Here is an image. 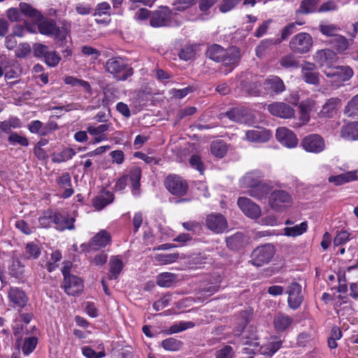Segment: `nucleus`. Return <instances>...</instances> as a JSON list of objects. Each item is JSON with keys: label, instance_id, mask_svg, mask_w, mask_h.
Returning a JSON list of instances; mask_svg holds the SVG:
<instances>
[{"label": "nucleus", "instance_id": "obj_1", "mask_svg": "<svg viewBox=\"0 0 358 358\" xmlns=\"http://www.w3.org/2000/svg\"><path fill=\"white\" fill-rule=\"evenodd\" d=\"M104 67L106 71L112 74L117 80H126L134 73L133 69L119 57L108 59Z\"/></svg>", "mask_w": 358, "mask_h": 358}, {"label": "nucleus", "instance_id": "obj_2", "mask_svg": "<svg viewBox=\"0 0 358 358\" xmlns=\"http://www.w3.org/2000/svg\"><path fill=\"white\" fill-rule=\"evenodd\" d=\"M37 24L38 31L46 36H54L55 38L63 42L66 40L68 34V29L64 27L60 29L57 26L55 20L52 19H47L43 15L34 22Z\"/></svg>", "mask_w": 358, "mask_h": 358}, {"label": "nucleus", "instance_id": "obj_3", "mask_svg": "<svg viewBox=\"0 0 358 358\" xmlns=\"http://www.w3.org/2000/svg\"><path fill=\"white\" fill-rule=\"evenodd\" d=\"M275 247L266 243L256 248L251 254V263L257 266H262L270 262L275 254Z\"/></svg>", "mask_w": 358, "mask_h": 358}, {"label": "nucleus", "instance_id": "obj_4", "mask_svg": "<svg viewBox=\"0 0 358 358\" xmlns=\"http://www.w3.org/2000/svg\"><path fill=\"white\" fill-rule=\"evenodd\" d=\"M313 46L312 36L306 32H301L294 36L289 43V49L296 54H305Z\"/></svg>", "mask_w": 358, "mask_h": 358}, {"label": "nucleus", "instance_id": "obj_5", "mask_svg": "<svg viewBox=\"0 0 358 358\" xmlns=\"http://www.w3.org/2000/svg\"><path fill=\"white\" fill-rule=\"evenodd\" d=\"M164 185L171 194L178 196L185 195L188 189L186 180L178 175L168 176L165 179Z\"/></svg>", "mask_w": 358, "mask_h": 358}, {"label": "nucleus", "instance_id": "obj_6", "mask_svg": "<svg viewBox=\"0 0 358 358\" xmlns=\"http://www.w3.org/2000/svg\"><path fill=\"white\" fill-rule=\"evenodd\" d=\"M291 203L292 197L285 190H275L270 195L269 204L273 209L277 211L284 210L286 208L290 206Z\"/></svg>", "mask_w": 358, "mask_h": 358}, {"label": "nucleus", "instance_id": "obj_7", "mask_svg": "<svg viewBox=\"0 0 358 358\" xmlns=\"http://www.w3.org/2000/svg\"><path fill=\"white\" fill-rule=\"evenodd\" d=\"M303 148L309 152L319 153L325 148L324 138L319 134H310L304 137L301 141Z\"/></svg>", "mask_w": 358, "mask_h": 358}, {"label": "nucleus", "instance_id": "obj_8", "mask_svg": "<svg viewBox=\"0 0 358 358\" xmlns=\"http://www.w3.org/2000/svg\"><path fill=\"white\" fill-rule=\"evenodd\" d=\"M325 76L335 81L345 82L353 76L352 69L348 66H336L324 70Z\"/></svg>", "mask_w": 358, "mask_h": 358}, {"label": "nucleus", "instance_id": "obj_9", "mask_svg": "<svg viewBox=\"0 0 358 358\" xmlns=\"http://www.w3.org/2000/svg\"><path fill=\"white\" fill-rule=\"evenodd\" d=\"M301 79L307 84L318 86L320 84V73L317 71L316 65L314 63L306 62L301 66Z\"/></svg>", "mask_w": 358, "mask_h": 358}, {"label": "nucleus", "instance_id": "obj_10", "mask_svg": "<svg viewBox=\"0 0 358 358\" xmlns=\"http://www.w3.org/2000/svg\"><path fill=\"white\" fill-rule=\"evenodd\" d=\"M171 17V10L166 6H162L155 11L150 17V24L153 27L168 26Z\"/></svg>", "mask_w": 358, "mask_h": 358}, {"label": "nucleus", "instance_id": "obj_11", "mask_svg": "<svg viewBox=\"0 0 358 358\" xmlns=\"http://www.w3.org/2000/svg\"><path fill=\"white\" fill-rule=\"evenodd\" d=\"M237 204L242 212L248 217L257 219L261 216L260 207L247 197H240Z\"/></svg>", "mask_w": 358, "mask_h": 358}, {"label": "nucleus", "instance_id": "obj_12", "mask_svg": "<svg viewBox=\"0 0 358 358\" xmlns=\"http://www.w3.org/2000/svg\"><path fill=\"white\" fill-rule=\"evenodd\" d=\"M338 57L336 52L330 49H322L317 51L313 55V60L320 67L325 66L327 69L332 67L337 61Z\"/></svg>", "mask_w": 358, "mask_h": 358}, {"label": "nucleus", "instance_id": "obj_13", "mask_svg": "<svg viewBox=\"0 0 358 358\" xmlns=\"http://www.w3.org/2000/svg\"><path fill=\"white\" fill-rule=\"evenodd\" d=\"M288 294V305L293 310H296L302 303L303 297L301 294V286L297 282H292L287 289Z\"/></svg>", "mask_w": 358, "mask_h": 358}, {"label": "nucleus", "instance_id": "obj_14", "mask_svg": "<svg viewBox=\"0 0 358 358\" xmlns=\"http://www.w3.org/2000/svg\"><path fill=\"white\" fill-rule=\"evenodd\" d=\"M268 110L274 116L289 119L294 117V110L289 104L284 102H274L268 106Z\"/></svg>", "mask_w": 358, "mask_h": 358}, {"label": "nucleus", "instance_id": "obj_15", "mask_svg": "<svg viewBox=\"0 0 358 358\" xmlns=\"http://www.w3.org/2000/svg\"><path fill=\"white\" fill-rule=\"evenodd\" d=\"M275 136L277 140L287 148L296 146L298 140L293 131L286 127L277 129Z\"/></svg>", "mask_w": 358, "mask_h": 358}, {"label": "nucleus", "instance_id": "obj_16", "mask_svg": "<svg viewBox=\"0 0 358 358\" xmlns=\"http://www.w3.org/2000/svg\"><path fill=\"white\" fill-rule=\"evenodd\" d=\"M224 57L222 59V62L224 66L229 67V70L226 72L228 73L231 72L236 65L239 62L241 59V54L239 48L236 47L230 48L225 51Z\"/></svg>", "mask_w": 358, "mask_h": 358}, {"label": "nucleus", "instance_id": "obj_17", "mask_svg": "<svg viewBox=\"0 0 358 358\" xmlns=\"http://www.w3.org/2000/svg\"><path fill=\"white\" fill-rule=\"evenodd\" d=\"M8 297L14 308H22L28 301L25 292L18 287H10L8 291Z\"/></svg>", "mask_w": 358, "mask_h": 358}, {"label": "nucleus", "instance_id": "obj_18", "mask_svg": "<svg viewBox=\"0 0 358 358\" xmlns=\"http://www.w3.org/2000/svg\"><path fill=\"white\" fill-rule=\"evenodd\" d=\"M206 226L215 233H222L227 227V223L222 215L211 214L206 218Z\"/></svg>", "mask_w": 358, "mask_h": 358}, {"label": "nucleus", "instance_id": "obj_19", "mask_svg": "<svg viewBox=\"0 0 358 358\" xmlns=\"http://www.w3.org/2000/svg\"><path fill=\"white\" fill-rule=\"evenodd\" d=\"M64 288L69 295L74 296L82 291L83 284L82 280L76 275H69L64 279Z\"/></svg>", "mask_w": 358, "mask_h": 358}, {"label": "nucleus", "instance_id": "obj_20", "mask_svg": "<svg viewBox=\"0 0 358 358\" xmlns=\"http://www.w3.org/2000/svg\"><path fill=\"white\" fill-rule=\"evenodd\" d=\"M271 132L266 129H251L245 132L246 140L252 143H266L271 138Z\"/></svg>", "mask_w": 358, "mask_h": 358}, {"label": "nucleus", "instance_id": "obj_21", "mask_svg": "<svg viewBox=\"0 0 358 358\" xmlns=\"http://www.w3.org/2000/svg\"><path fill=\"white\" fill-rule=\"evenodd\" d=\"M265 90L271 94H280L284 92L286 87L282 80L276 76H271L264 81Z\"/></svg>", "mask_w": 358, "mask_h": 358}, {"label": "nucleus", "instance_id": "obj_22", "mask_svg": "<svg viewBox=\"0 0 358 358\" xmlns=\"http://www.w3.org/2000/svg\"><path fill=\"white\" fill-rule=\"evenodd\" d=\"M341 105V100L338 97L329 99L322 106L320 112L321 117H330L336 114L338 108Z\"/></svg>", "mask_w": 358, "mask_h": 358}, {"label": "nucleus", "instance_id": "obj_23", "mask_svg": "<svg viewBox=\"0 0 358 358\" xmlns=\"http://www.w3.org/2000/svg\"><path fill=\"white\" fill-rule=\"evenodd\" d=\"M241 87L250 95L258 96L260 93L261 83L257 76H251L241 82Z\"/></svg>", "mask_w": 358, "mask_h": 358}, {"label": "nucleus", "instance_id": "obj_24", "mask_svg": "<svg viewBox=\"0 0 358 358\" xmlns=\"http://www.w3.org/2000/svg\"><path fill=\"white\" fill-rule=\"evenodd\" d=\"M110 242V236L106 230H101L96 234L90 242L92 250H97L105 247Z\"/></svg>", "mask_w": 358, "mask_h": 358}, {"label": "nucleus", "instance_id": "obj_25", "mask_svg": "<svg viewBox=\"0 0 358 358\" xmlns=\"http://www.w3.org/2000/svg\"><path fill=\"white\" fill-rule=\"evenodd\" d=\"M263 178L264 174L262 171L259 170H254L247 173L241 179V183L243 186L250 188L262 182V180Z\"/></svg>", "mask_w": 358, "mask_h": 358}, {"label": "nucleus", "instance_id": "obj_26", "mask_svg": "<svg viewBox=\"0 0 358 358\" xmlns=\"http://www.w3.org/2000/svg\"><path fill=\"white\" fill-rule=\"evenodd\" d=\"M271 187L265 182H261L255 186L250 187L248 194L255 199H262L266 198L271 193Z\"/></svg>", "mask_w": 358, "mask_h": 358}, {"label": "nucleus", "instance_id": "obj_27", "mask_svg": "<svg viewBox=\"0 0 358 358\" xmlns=\"http://www.w3.org/2000/svg\"><path fill=\"white\" fill-rule=\"evenodd\" d=\"M24 268V266L21 263L19 258L13 254L8 266L9 274L15 278H20L23 275Z\"/></svg>", "mask_w": 358, "mask_h": 358}, {"label": "nucleus", "instance_id": "obj_28", "mask_svg": "<svg viewBox=\"0 0 358 358\" xmlns=\"http://www.w3.org/2000/svg\"><path fill=\"white\" fill-rule=\"evenodd\" d=\"M245 236L241 232H237L226 238L227 245L231 250H240L245 245Z\"/></svg>", "mask_w": 358, "mask_h": 358}, {"label": "nucleus", "instance_id": "obj_29", "mask_svg": "<svg viewBox=\"0 0 358 358\" xmlns=\"http://www.w3.org/2000/svg\"><path fill=\"white\" fill-rule=\"evenodd\" d=\"M55 216V228L58 230L63 231L65 229H73L75 219L73 217L68 218L59 213H56Z\"/></svg>", "mask_w": 358, "mask_h": 358}, {"label": "nucleus", "instance_id": "obj_30", "mask_svg": "<svg viewBox=\"0 0 358 358\" xmlns=\"http://www.w3.org/2000/svg\"><path fill=\"white\" fill-rule=\"evenodd\" d=\"M57 181L59 187L64 189L62 197L69 198L73 194L74 191L71 187V180L69 173H64L58 178Z\"/></svg>", "mask_w": 358, "mask_h": 358}, {"label": "nucleus", "instance_id": "obj_31", "mask_svg": "<svg viewBox=\"0 0 358 358\" xmlns=\"http://www.w3.org/2000/svg\"><path fill=\"white\" fill-rule=\"evenodd\" d=\"M293 322V319L282 313H278L273 319V325L278 331L286 330Z\"/></svg>", "mask_w": 358, "mask_h": 358}, {"label": "nucleus", "instance_id": "obj_32", "mask_svg": "<svg viewBox=\"0 0 358 358\" xmlns=\"http://www.w3.org/2000/svg\"><path fill=\"white\" fill-rule=\"evenodd\" d=\"M177 281V275L173 273H162L157 277V285L162 287H172Z\"/></svg>", "mask_w": 358, "mask_h": 358}, {"label": "nucleus", "instance_id": "obj_33", "mask_svg": "<svg viewBox=\"0 0 358 358\" xmlns=\"http://www.w3.org/2000/svg\"><path fill=\"white\" fill-rule=\"evenodd\" d=\"M282 343V341L280 339L268 342L260 347L259 352L263 355L272 357L281 348Z\"/></svg>", "mask_w": 358, "mask_h": 358}, {"label": "nucleus", "instance_id": "obj_34", "mask_svg": "<svg viewBox=\"0 0 358 358\" xmlns=\"http://www.w3.org/2000/svg\"><path fill=\"white\" fill-rule=\"evenodd\" d=\"M110 271L108 273V278L110 280H115L121 273L123 268V262L117 257H113L109 262Z\"/></svg>", "mask_w": 358, "mask_h": 358}, {"label": "nucleus", "instance_id": "obj_35", "mask_svg": "<svg viewBox=\"0 0 358 358\" xmlns=\"http://www.w3.org/2000/svg\"><path fill=\"white\" fill-rule=\"evenodd\" d=\"M341 136L348 141L358 139V122L351 124L342 127L341 131Z\"/></svg>", "mask_w": 358, "mask_h": 358}, {"label": "nucleus", "instance_id": "obj_36", "mask_svg": "<svg viewBox=\"0 0 358 358\" xmlns=\"http://www.w3.org/2000/svg\"><path fill=\"white\" fill-rule=\"evenodd\" d=\"M356 179V172L350 171L338 176H332L329 178V182L334 183L336 185H341L345 182Z\"/></svg>", "mask_w": 358, "mask_h": 358}, {"label": "nucleus", "instance_id": "obj_37", "mask_svg": "<svg viewBox=\"0 0 358 358\" xmlns=\"http://www.w3.org/2000/svg\"><path fill=\"white\" fill-rule=\"evenodd\" d=\"M328 43L339 52L346 50L349 46L348 40L341 34L330 38Z\"/></svg>", "mask_w": 358, "mask_h": 358}, {"label": "nucleus", "instance_id": "obj_38", "mask_svg": "<svg viewBox=\"0 0 358 358\" xmlns=\"http://www.w3.org/2000/svg\"><path fill=\"white\" fill-rule=\"evenodd\" d=\"M41 253V247L37 243L30 242L26 244L23 255L25 259H35L40 256Z\"/></svg>", "mask_w": 358, "mask_h": 358}, {"label": "nucleus", "instance_id": "obj_39", "mask_svg": "<svg viewBox=\"0 0 358 358\" xmlns=\"http://www.w3.org/2000/svg\"><path fill=\"white\" fill-rule=\"evenodd\" d=\"M308 229L307 222H303L300 224L295 225L294 227H287L284 228V235L287 236L296 237L302 235Z\"/></svg>", "mask_w": 358, "mask_h": 358}, {"label": "nucleus", "instance_id": "obj_40", "mask_svg": "<svg viewBox=\"0 0 358 358\" xmlns=\"http://www.w3.org/2000/svg\"><path fill=\"white\" fill-rule=\"evenodd\" d=\"M225 51L226 50L220 45L214 44L208 48L206 54L210 59L216 62H220L224 55V54H225Z\"/></svg>", "mask_w": 358, "mask_h": 358}, {"label": "nucleus", "instance_id": "obj_41", "mask_svg": "<svg viewBox=\"0 0 358 358\" xmlns=\"http://www.w3.org/2000/svg\"><path fill=\"white\" fill-rule=\"evenodd\" d=\"M281 43V39L276 38H268L261 41L259 45L256 48V53L257 57H261L266 50L270 49L273 45H278Z\"/></svg>", "mask_w": 358, "mask_h": 358}, {"label": "nucleus", "instance_id": "obj_42", "mask_svg": "<svg viewBox=\"0 0 358 358\" xmlns=\"http://www.w3.org/2000/svg\"><path fill=\"white\" fill-rule=\"evenodd\" d=\"M228 148L226 143L222 141H214L211 143L210 151L213 155L217 158H222L227 154Z\"/></svg>", "mask_w": 358, "mask_h": 358}, {"label": "nucleus", "instance_id": "obj_43", "mask_svg": "<svg viewBox=\"0 0 358 358\" xmlns=\"http://www.w3.org/2000/svg\"><path fill=\"white\" fill-rule=\"evenodd\" d=\"M320 32L330 38H334L338 35V32L341 30V27L334 24L324 23L319 26Z\"/></svg>", "mask_w": 358, "mask_h": 358}, {"label": "nucleus", "instance_id": "obj_44", "mask_svg": "<svg viewBox=\"0 0 358 358\" xmlns=\"http://www.w3.org/2000/svg\"><path fill=\"white\" fill-rule=\"evenodd\" d=\"M0 64H1L3 70V73L6 79H13L17 78L20 73L15 69L11 68L10 62L6 58V57H0Z\"/></svg>", "mask_w": 358, "mask_h": 358}, {"label": "nucleus", "instance_id": "obj_45", "mask_svg": "<svg viewBox=\"0 0 358 358\" xmlns=\"http://www.w3.org/2000/svg\"><path fill=\"white\" fill-rule=\"evenodd\" d=\"M243 339L245 340L243 341L245 345L257 346L259 345V343L257 342L259 337L257 334L256 327L252 326L248 327L247 331L243 335Z\"/></svg>", "mask_w": 358, "mask_h": 358}, {"label": "nucleus", "instance_id": "obj_46", "mask_svg": "<svg viewBox=\"0 0 358 358\" xmlns=\"http://www.w3.org/2000/svg\"><path fill=\"white\" fill-rule=\"evenodd\" d=\"M20 8L22 13L31 17L34 22L42 15L41 12L26 3H21Z\"/></svg>", "mask_w": 358, "mask_h": 358}, {"label": "nucleus", "instance_id": "obj_47", "mask_svg": "<svg viewBox=\"0 0 358 358\" xmlns=\"http://www.w3.org/2000/svg\"><path fill=\"white\" fill-rule=\"evenodd\" d=\"M113 201V195L108 192L106 196H98L93 201V206L97 210H101Z\"/></svg>", "mask_w": 358, "mask_h": 358}, {"label": "nucleus", "instance_id": "obj_48", "mask_svg": "<svg viewBox=\"0 0 358 358\" xmlns=\"http://www.w3.org/2000/svg\"><path fill=\"white\" fill-rule=\"evenodd\" d=\"M280 65L285 69L297 68L299 66V62L294 55L288 54L282 57L279 61Z\"/></svg>", "mask_w": 358, "mask_h": 358}, {"label": "nucleus", "instance_id": "obj_49", "mask_svg": "<svg viewBox=\"0 0 358 358\" xmlns=\"http://www.w3.org/2000/svg\"><path fill=\"white\" fill-rule=\"evenodd\" d=\"M38 338L36 336L26 338L24 341L22 351L24 355H29L36 347Z\"/></svg>", "mask_w": 358, "mask_h": 358}, {"label": "nucleus", "instance_id": "obj_50", "mask_svg": "<svg viewBox=\"0 0 358 358\" xmlns=\"http://www.w3.org/2000/svg\"><path fill=\"white\" fill-rule=\"evenodd\" d=\"M344 112L349 117L358 115V94L348 103Z\"/></svg>", "mask_w": 358, "mask_h": 358}, {"label": "nucleus", "instance_id": "obj_51", "mask_svg": "<svg viewBox=\"0 0 358 358\" xmlns=\"http://www.w3.org/2000/svg\"><path fill=\"white\" fill-rule=\"evenodd\" d=\"M182 343L174 338H169L162 342V348L166 350L176 351L181 348Z\"/></svg>", "mask_w": 358, "mask_h": 358}, {"label": "nucleus", "instance_id": "obj_52", "mask_svg": "<svg viewBox=\"0 0 358 358\" xmlns=\"http://www.w3.org/2000/svg\"><path fill=\"white\" fill-rule=\"evenodd\" d=\"M64 83L66 85H71L73 87L79 86L84 88L87 92L91 91V87L88 82L78 79L73 76H67L64 79Z\"/></svg>", "mask_w": 358, "mask_h": 358}, {"label": "nucleus", "instance_id": "obj_53", "mask_svg": "<svg viewBox=\"0 0 358 358\" xmlns=\"http://www.w3.org/2000/svg\"><path fill=\"white\" fill-rule=\"evenodd\" d=\"M196 45H185L180 51L178 56L180 59L188 61L194 57L196 55Z\"/></svg>", "mask_w": 358, "mask_h": 358}, {"label": "nucleus", "instance_id": "obj_54", "mask_svg": "<svg viewBox=\"0 0 358 358\" xmlns=\"http://www.w3.org/2000/svg\"><path fill=\"white\" fill-rule=\"evenodd\" d=\"M131 185L134 190L140 187V180L141 178V170L139 167H134L131 169L129 175Z\"/></svg>", "mask_w": 358, "mask_h": 358}, {"label": "nucleus", "instance_id": "obj_55", "mask_svg": "<svg viewBox=\"0 0 358 358\" xmlns=\"http://www.w3.org/2000/svg\"><path fill=\"white\" fill-rule=\"evenodd\" d=\"M55 212L52 210H46L43 215L39 217L40 225L43 227H49L52 223H55Z\"/></svg>", "mask_w": 358, "mask_h": 358}, {"label": "nucleus", "instance_id": "obj_56", "mask_svg": "<svg viewBox=\"0 0 358 358\" xmlns=\"http://www.w3.org/2000/svg\"><path fill=\"white\" fill-rule=\"evenodd\" d=\"M316 0H304L301 3L299 8L297 10V13L308 14L313 13L316 10Z\"/></svg>", "mask_w": 358, "mask_h": 358}, {"label": "nucleus", "instance_id": "obj_57", "mask_svg": "<svg viewBox=\"0 0 358 358\" xmlns=\"http://www.w3.org/2000/svg\"><path fill=\"white\" fill-rule=\"evenodd\" d=\"M8 140L13 145L18 144L21 146L27 147L29 145V141L26 137L20 136L15 132L10 133Z\"/></svg>", "mask_w": 358, "mask_h": 358}, {"label": "nucleus", "instance_id": "obj_58", "mask_svg": "<svg viewBox=\"0 0 358 358\" xmlns=\"http://www.w3.org/2000/svg\"><path fill=\"white\" fill-rule=\"evenodd\" d=\"M179 258L178 253L159 254L156 256L157 261L162 264H168L175 262Z\"/></svg>", "mask_w": 358, "mask_h": 358}, {"label": "nucleus", "instance_id": "obj_59", "mask_svg": "<svg viewBox=\"0 0 358 358\" xmlns=\"http://www.w3.org/2000/svg\"><path fill=\"white\" fill-rule=\"evenodd\" d=\"M194 326V324L192 322H181L179 324H175L172 325L169 328L168 333L171 334L178 333V332L185 331L189 328H192Z\"/></svg>", "mask_w": 358, "mask_h": 358}, {"label": "nucleus", "instance_id": "obj_60", "mask_svg": "<svg viewBox=\"0 0 358 358\" xmlns=\"http://www.w3.org/2000/svg\"><path fill=\"white\" fill-rule=\"evenodd\" d=\"M44 59L48 66L54 67L59 64V61L61 60V57L57 52L48 51L47 55L45 56Z\"/></svg>", "mask_w": 358, "mask_h": 358}, {"label": "nucleus", "instance_id": "obj_61", "mask_svg": "<svg viewBox=\"0 0 358 358\" xmlns=\"http://www.w3.org/2000/svg\"><path fill=\"white\" fill-rule=\"evenodd\" d=\"M296 24L302 25L303 23L302 22L289 23L282 29L281 37L278 38L279 39H281V42L282 41L287 39L288 37L295 31Z\"/></svg>", "mask_w": 358, "mask_h": 358}, {"label": "nucleus", "instance_id": "obj_62", "mask_svg": "<svg viewBox=\"0 0 358 358\" xmlns=\"http://www.w3.org/2000/svg\"><path fill=\"white\" fill-rule=\"evenodd\" d=\"M31 49L29 43H20L15 50V57L17 58H24L31 53Z\"/></svg>", "mask_w": 358, "mask_h": 358}, {"label": "nucleus", "instance_id": "obj_63", "mask_svg": "<svg viewBox=\"0 0 358 358\" xmlns=\"http://www.w3.org/2000/svg\"><path fill=\"white\" fill-rule=\"evenodd\" d=\"M48 51V47L45 45L38 43H36L33 45V53L36 57L44 58Z\"/></svg>", "mask_w": 358, "mask_h": 358}, {"label": "nucleus", "instance_id": "obj_64", "mask_svg": "<svg viewBox=\"0 0 358 358\" xmlns=\"http://www.w3.org/2000/svg\"><path fill=\"white\" fill-rule=\"evenodd\" d=\"M234 351L230 345H225L216 352V358H233Z\"/></svg>", "mask_w": 358, "mask_h": 358}]
</instances>
